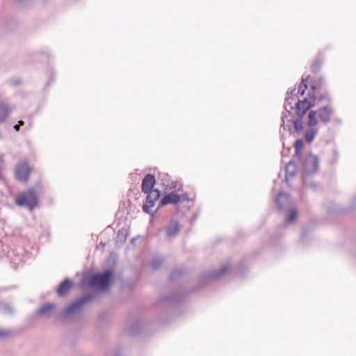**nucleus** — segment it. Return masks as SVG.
Wrapping results in <instances>:
<instances>
[{
    "label": "nucleus",
    "instance_id": "1",
    "mask_svg": "<svg viewBox=\"0 0 356 356\" xmlns=\"http://www.w3.org/2000/svg\"><path fill=\"white\" fill-rule=\"evenodd\" d=\"M229 270L227 265H222L218 269L201 273L198 276V284L187 291H184L181 287L174 289L170 294L161 297L159 304L165 306H177L184 302L190 293L199 291L206 284L219 279Z\"/></svg>",
    "mask_w": 356,
    "mask_h": 356
},
{
    "label": "nucleus",
    "instance_id": "2",
    "mask_svg": "<svg viewBox=\"0 0 356 356\" xmlns=\"http://www.w3.org/2000/svg\"><path fill=\"white\" fill-rule=\"evenodd\" d=\"M95 298V293H88L76 298L58 312H56V305L55 303L45 302L35 311V315L44 317H51L52 316L55 321L63 322L70 319L72 316L76 315L77 312H81L84 305L94 300Z\"/></svg>",
    "mask_w": 356,
    "mask_h": 356
},
{
    "label": "nucleus",
    "instance_id": "3",
    "mask_svg": "<svg viewBox=\"0 0 356 356\" xmlns=\"http://www.w3.org/2000/svg\"><path fill=\"white\" fill-rule=\"evenodd\" d=\"M114 277V270L111 268L102 272L86 273L81 279V286L94 288L99 291H106L111 289Z\"/></svg>",
    "mask_w": 356,
    "mask_h": 356
},
{
    "label": "nucleus",
    "instance_id": "4",
    "mask_svg": "<svg viewBox=\"0 0 356 356\" xmlns=\"http://www.w3.org/2000/svg\"><path fill=\"white\" fill-rule=\"evenodd\" d=\"M43 192V186L37 181L32 187L19 193L15 197V203L17 207H25L32 211L39 206V197Z\"/></svg>",
    "mask_w": 356,
    "mask_h": 356
},
{
    "label": "nucleus",
    "instance_id": "5",
    "mask_svg": "<svg viewBox=\"0 0 356 356\" xmlns=\"http://www.w3.org/2000/svg\"><path fill=\"white\" fill-rule=\"evenodd\" d=\"M31 168L26 161H21L15 165L14 173L17 181L26 183L30 177Z\"/></svg>",
    "mask_w": 356,
    "mask_h": 356
},
{
    "label": "nucleus",
    "instance_id": "6",
    "mask_svg": "<svg viewBox=\"0 0 356 356\" xmlns=\"http://www.w3.org/2000/svg\"><path fill=\"white\" fill-rule=\"evenodd\" d=\"M147 194L146 197L145 202L143 205V212L150 214L152 217H156V213H152L151 208L154 207L155 205V202L158 201L161 197V191L158 188L154 189L153 191L146 193Z\"/></svg>",
    "mask_w": 356,
    "mask_h": 356
},
{
    "label": "nucleus",
    "instance_id": "7",
    "mask_svg": "<svg viewBox=\"0 0 356 356\" xmlns=\"http://www.w3.org/2000/svg\"><path fill=\"white\" fill-rule=\"evenodd\" d=\"M303 170L307 175L316 173L318 170V158L311 153L307 155L303 164Z\"/></svg>",
    "mask_w": 356,
    "mask_h": 356
},
{
    "label": "nucleus",
    "instance_id": "8",
    "mask_svg": "<svg viewBox=\"0 0 356 356\" xmlns=\"http://www.w3.org/2000/svg\"><path fill=\"white\" fill-rule=\"evenodd\" d=\"M146 327L147 322L140 318H136L127 325V331L132 337H137L143 334Z\"/></svg>",
    "mask_w": 356,
    "mask_h": 356
},
{
    "label": "nucleus",
    "instance_id": "9",
    "mask_svg": "<svg viewBox=\"0 0 356 356\" xmlns=\"http://www.w3.org/2000/svg\"><path fill=\"white\" fill-rule=\"evenodd\" d=\"M74 282L69 277L61 281L56 289V292L59 298L65 297L74 287Z\"/></svg>",
    "mask_w": 356,
    "mask_h": 356
},
{
    "label": "nucleus",
    "instance_id": "10",
    "mask_svg": "<svg viewBox=\"0 0 356 356\" xmlns=\"http://www.w3.org/2000/svg\"><path fill=\"white\" fill-rule=\"evenodd\" d=\"M181 201V195L177 193L171 192L165 195L159 201L156 211L168 204H177Z\"/></svg>",
    "mask_w": 356,
    "mask_h": 356
},
{
    "label": "nucleus",
    "instance_id": "11",
    "mask_svg": "<svg viewBox=\"0 0 356 356\" xmlns=\"http://www.w3.org/2000/svg\"><path fill=\"white\" fill-rule=\"evenodd\" d=\"M156 184V178L152 174H147L142 180L141 189L144 193L154 191Z\"/></svg>",
    "mask_w": 356,
    "mask_h": 356
},
{
    "label": "nucleus",
    "instance_id": "12",
    "mask_svg": "<svg viewBox=\"0 0 356 356\" xmlns=\"http://www.w3.org/2000/svg\"><path fill=\"white\" fill-rule=\"evenodd\" d=\"M166 236L173 238L176 236L181 230V225L178 220H171L165 227Z\"/></svg>",
    "mask_w": 356,
    "mask_h": 356
},
{
    "label": "nucleus",
    "instance_id": "13",
    "mask_svg": "<svg viewBox=\"0 0 356 356\" xmlns=\"http://www.w3.org/2000/svg\"><path fill=\"white\" fill-rule=\"evenodd\" d=\"M285 181L288 182L289 180V177L293 179L297 175V163L293 160L289 161L285 166Z\"/></svg>",
    "mask_w": 356,
    "mask_h": 356
},
{
    "label": "nucleus",
    "instance_id": "14",
    "mask_svg": "<svg viewBox=\"0 0 356 356\" xmlns=\"http://www.w3.org/2000/svg\"><path fill=\"white\" fill-rule=\"evenodd\" d=\"M296 113L298 116L302 117L307 111L312 107V104L307 99L299 100L296 104Z\"/></svg>",
    "mask_w": 356,
    "mask_h": 356
},
{
    "label": "nucleus",
    "instance_id": "15",
    "mask_svg": "<svg viewBox=\"0 0 356 356\" xmlns=\"http://www.w3.org/2000/svg\"><path fill=\"white\" fill-rule=\"evenodd\" d=\"M332 114V109L329 106H324L317 111L318 117L323 123L330 121Z\"/></svg>",
    "mask_w": 356,
    "mask_h": 356
},
{
    "label": "nucleus",
    "instance_id": "16",
    "mask_svg": "<svg viewBox=\"0 0 356 356\" xmlns=\"http://www.w3.org/2000/svg\"><path fill=\"white\" fill-rule=\"evenodd\" d=\"M187 273V271L184 268H175L170 273L169 276V280L172 283H175L178 282L182 277H184Z\"/></svg>",
    "mask_w": 356,
    "mask_h": 356
},
{
    "label": "nucleus",
    "instance_id": "17",
    "mask_svg": "<svg viewBox=\"0 0 356 356\" xmlns=\"http://www.w3.org/2000/svg\"><path fill=\"white\" fill-rule=\"evenodd\" d=\"M127 231L126 229L122 228L118 230L115 239V247L118 248H121L127 241Z\"/></svg>",
    "mask_w": 356,
    "mask_h": 356
},
{
    "label": "nucleus",
    "instance_id": "18",
    "mask_svg": "<svg viewBox=\"0 0 356 356\" xmlns=\"http://www.w3.org/2000/svg\"><path fill=\"white\" fill-rule=\"evenodd\" d=\"M287 200L288 195L283 192H279L277 197H275V202L278 211H282L284 209V206L282 204V200Z\"/></svg>",
    "mask_w": 356,
    "mask_h": 356
},
{
    "label": "nucleus",
    "instance_id": "19",
    "mask_svg": "<svg viewBox=\"0 0 356 356\" xmlns=\"http://www.w3.org/2000/svg\"><path fill=\"white\" fill-rule=\"evenodd\" d=\"M10 112V108L5 104L0 103V123L4 121Z\"/></svg>",
    "mask_w": 356,
    "mask_h": 356
},
{
    "label": "nucleus",
    "instance_id": "20",
    "mask_svg": "<svg viewBox=\"0 0 356 356\" xmlns=\"http://www.w3.org/2000/svg\"><path fill=\"white\" fill-rule=\"evenodd\" d=\"M288 216L285 219L286 223H293L294 222L298 217V210L295 208L289 209L288 210Z\"/></svg>",
    "mask_w": 356,
    "mask_h": 356
},
{
    "label": "nucleus",
    "instance_id": "21",
    "mask_svg": "<svg viewBox=\"0 0 356 356\" xmlns=\"http://www.w3.org/2000/svg\"><path fill=\"white\" fill-rule=\"evenodd\" d=\"M163 261V259L162 257L158 256L153 257L150 261L151 268L154 270H159L161 268Z\"/></svg>",
    "mask_w": 356,
    "mask_h": 356
},
{
    "label": "nucleus",
    "instance_id": "22",
    "mask_svg": "<svg viewBox=\"0 0 356 356\" xmlns=\"http://www.w3.org/2000/svg\"><path fill=\"white\" fill-rule=\"evenodd\" d=\"M0 311L7 315H11L14 313L13 307L8 302H0Z\"/></svg>",
    "mask_w": 356,
    "mask_h": 356
},
{
    "label": "nucleus",
    "instance_id": "23",
    "mask_svg": "<svg viewBox=\"0 0 356 356\" xmlns=\"http://www.w3.org/2000/svg\"><path fill=\"white\" fill-rule=\"evenodd\" d=\"M295 101V98L289 95V92H287V96L285 98L284 108L290 113L293 109V103Z\"/></svg>",
    "mask_w": 356,
    "mask_h": 356
},
{
    "label": "nucleus",
    "instance_id": "24",
    "mask_svg": "<svg viewBox=\"0 0 356 356\" xmlns=\"http://www.w3.org/2000/svg\"><path fill=\"white\" fill-rule=\"evenodd\" d=\"M318 115L317 111H311L309 113V122L308 124L310 128L317 124L318 120H317Z\"/></svg>",
    "mask_w": 356,
    "mask_h": 356
},
{
    "label": "nucleus",
    "instance_id": "25",
    "mask_svg": "<svg viewBox=\"0 0 356 356\" xmlns=\"http://www.w3.org/2000/svg\"><path fill=\"white\" fill-rule=\"evenodd\" d=\"M310 76L308 75L306 77L302 78V82L301 84L299 86L298 88V93H300V95H303L305 94V90L307 88L308 86V79H309Z\"/></svg>",
    "mask_w": 356,
    "mask_h": 356
},
{
    "label": "nucleus",
    "instance_id": "26",
    "mask_svg": "<svg viewBox=\"0 0 356 356\" xmlns=\"http://www.w3.org/2000/svg\"><path fill=\"white\" fill-rule=\"evenodd\" d=\"M293 145H294L295 149H298V152L299 150H302V148L304 145L303 140L300 138H298L295 141Z\"/></svg>",
    "mask_w": 356,
    "mask_h": 356
},
{
    "label": "nucleus",
    "instance_id": "27",
    "mask_svg": "<svg viewBox=\"0 0 356 356\" xmlns=\"http://www.w3.org/2000/svg\"><path fill=\"white\" fill-rule=\"evenodd\" d=\"M321 67V63L319 60H316L312 66V71L314 73H318Z\"/></svg>",
    "mask_w": 356,
    "mask_h": 356
},
{
    "label": "nucleus",
    "instance_id": "28",
    "mask_svg": "<svg viewBox=\"0 0 356 356\" xmlns=\"http://www.w3.org/2000/svg\"><path fill=\"white\" fill-rule=\"evenodd\" d=\"M292 123L293 124V127L296 131H300L302 129V122L300 120H292Z\"/></svg>",
    "mask_w": 356,
    "mask_h": 356
},
{
    "label": "nucleus",
    "instance_id": "29",
    "mask_svg": "<svg viewBox=\"0 0 356 356\" xmlns=\"http://www.w3.org/2000/svg\"><path fill=\"white\" fill-rule=\"evenodd\" d=\"M304 136H305V140L307 143H311L314 140V139L316 136V135H304Z\"/></svg>",
    "mask_w": 356,
    "mask_h": 356
},
{
    "label": "nucleus",
    "instance_id": "30",
    "mask_svg": "<svg viewBox=\"0 0 356 356\" xmlns=\"http://www.w3.org/2000/svg\"><path fill=\"white\" fill-rule=\"evenodd\" d=\"M10 334V331L0 330V337H6Z\"/></svg>",
    "mask_w": 356,
    "mask_h": 356
},
{
    "label": "nucleus",
    "instance_id": "31",
    "mask_svg": "<svg viewBox=\"0 0 356 356\" xmlns=\"http://www.w3.org/2000/svg\"><path fill=\"white\" fill-rule=\"evenodd\" d=\"M180 195H181V200H183V201H190L191 200L188 193H184Z\"/></svg>",
    "mask_w": 356,
    "mask_h": 356
},
{
    "label": "nucleus",
    "instance_id": "32",
    "mask_svg": "<svg viewBox=\"0 0 356 356\" xmlns=\"http://www.w3.org/2000/svg\"><path fill=\"white\" fill-rule=\"evenodd\" d=\"M24 122L23 121H19L17 124L14 125L13 129L15 131H19V126L23 125Z\"/></svg>",
    "mask_w": 356,
    "mask_h": 356
},
{
    "label": "nucleus",
    "instance_id": "33",
    "mask_svg": "<svg viewBox=\"0 0 356 356\" xmlns=\"http://www.w3.org/2000/svg\"><path fill=\"white\" fill-rule=\"evenodd\" d=\"M124 286L129 288H132L134 284L132 282L125 281L123 283Z\"/></svg>",
    "mask_w": 356,
    "mask_h": 356
},
{
    "label": "nucleus",
    "instance_id": "34",
    "mask_svg": "<svg viewBox=\"0 0 356 356\" xmlns=\"http://www.w3.org/2000/svg\"><path fill=\"white\" fill-rule=\"evenodd\" d=\"M307 234V228L303 227L302 229V232H301V238H304Z\"/></svg>",
    "mask_w": 356,
    "mask_h": 356
},
{
    "label": "nucleus",
    "instance_id": "35",
    "mask_svg": "<svg viewBox=\"0 0 356 356\" xmlns=\"http://www.w3.org/2000/svg\"><path fill=\"white\" fill-rule=\"evenodd\" d=\"M351 207L353 209H356V196L353 199L351 202Z\"/></svg>",
    "mask_w": 356,
    "mask_h": 356
},
{
    "label": "nucleus",
    "instance_id": "36",
    "mask_svg": "<svg viewBox=\"0 0 356 356\" xmlns=\"http://www.w3.org/2000/svg\"><path fill=\"white\" fill-rule=\"evenodd\" d=\"M113 356H121V350L120 349H116Z\"/></svg>",
    "mask_w": 356,
    "mask_h": 356
},
{
    "label": "nucleus",
    "instance_id": "37",
    "mask_svg": "<svg viewBox=\"0 0 356 356\" xmlns=\"http://www.w3.org/2000/svg\"><path fill=\"white\" fill-rule=\"evenodd\" d=\"M295 92H296V88H292L289 92V95L294 97Z\"/></svg>",
    "mask_w": 356,
    "mask_h": 356
},
{
    "label": "nucleus",
    "instance_id": "38",
    "mask_svg": "<svg viewBox=\"0 0 356 356\" xmlns=\"http://www.w3.org/2000/svg\"><path fill=\"white\" fill-rule=\"evenodd\" d=\"M301 151L302 150H299L298 152V149H295V155L297 156V157H300L301 156Z\"/></svg>",
    "mask_w": 356,
    "mask_h": 356
},
{
    "label": "nucleus",
    "instance_id": "39",
    "mask_svg": "<svg viewBox=\"0 0 356 356\" xmlns=\"http://www.w3.org/2000/svg\"><path fill=\"white\" fill-rule=\"evenodd\" d=\"M313 97H314V99H318V100H321V99H323V98H324V97H323V96L318 97V96L317 95H316V94H314V95H313Z\"/></svg>",
    "mask_w": 356,
    "mask_h": 356
},
{
    "label": "nucleus",
    "instance_id": "40",
    "mask_svg": "<svg viewBox=\"0 0 356 356\" xmlns=\"http://www.w3.org/2000/svg\"><path fill=\"white\" fill-rule=\"evenodd\" d=\"M311 89L314 91V93H315V90H316V86L314 85H312Z\"/></svg>",
    "mask_w": 356,
    "mask_h": 356
},
{
    "label": "nucleus",
    "instance_id": "41",
    "mask_svg": "<svg viewBox=\"0 0 356 356\" xmlns=\"http://www.w3.org/2000/svg\"><path fill=\"white\" fill-rule=\"evenodd\" d=\"M307 134H314V131L309 129L307 132H306Z\"/></svg>",
    "mask_w": 356,
    "mask_h": 356
},
{
    "label": "nucleus",
    "instance_id": "42",
    "mask_svg": "<svg viewBox=\"0 0 356 356\" xmlns=\"http://www.w3.org/2000/svg\"><path fill=\"white\" fill-rule=\"evenodd\" d=\"M136 238H132L131 240V243H134L135 241Z\"/></svg>",
    "mask_w": 356,
    "mask_h": 356
},
{
    "label": "nucleus",
    "instance_id": "43",
    "mask_svg": "<svg viewBox=\"0 0 356 356\" xmlns=\"http://www.w3.org/2000/svg\"><path fill=\"white\" fill-rule=\"evenodd\" d=\"M0 161H3V158H2V155L0 154Z\"/></svg>",
    "mask_w": 356,
    "mask_h": 356
}]
</instances>
